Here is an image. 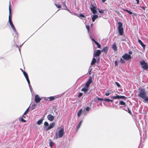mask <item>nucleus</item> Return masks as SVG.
I'll list each match as a JSON object with an SVG mask.
<instances>
[{"mask_svg":"<svg viewBox=\"0 0 148 148\" xmlns=\"http://www.w3.org/2000/svg\"><path fill=\"white\" fill-rule=\"evenodd\" d=\"M139 90V96L144 99V102H147L148 103V96H147V93L145 92V90L143 89H140V88Z\"/></svg>","mask_w":148,"mask_h":148,"instance_id":"nucleus-1","label":"nucleus"},{"mask_svg":"<svg viewBox=\"0 0 148 148\" xmlns=\"http://www.w3.org/2000/svg\"><path fill=\"white\" fill-rule=\"evenodd\" d=\"M122 57V58H121L119 62L122 64H124L125 63V60L128 61L131 59V55L127 53L124 54Z\"/></svg>","mask_w":148,"mask_h":148,"instance_id":"nucleus-2","label":"nucleus"},{"mask_svg":"<svg viewBox=\"0 0 148 148\" xmlns=\"http://www.w3.org/2000/svg\"><path fill=\"white\" fill-rule=\"evenodd\" d=\"M140 63L141 68L144 70L148 71V65L147 62L144 60H141Z\"/></svg>","mask_w":148,"mask_h":148,"instance_id":"nucleus-3","label":"nucleus"},{"mask_svg":"<svg viewBox=\"0 0 148 148\" xmlns=\"http://www.w3.org/2000/svg\"><path fill=\"white\" fill-rule=\"evenodd\" d=\"M65 134L64 128L63 127L62 128L59 130L58 132H56V135L57 138H61Z\"/></svg>","mask_w":148,"mask_h":148,"instance_id":"nucleus-4","label":"nucleus"},{"mask_svg":"<svg viewBox=\"0 0 148 148\" xmlns=\"http://www.w3.org/2000/svg\"><path fill=\"white\" fill-rule=\"evenodd\" d=\"M92 81V77H89L88 80L86 82L85 84V86L89 88L90 85Z\"/></svg>","mask_w":148,"mask_h":148,"instance_id":"nucleus-5","label":"nucleus"},{"mask_svg":"<svg viewBox=\"0 0 148 148\" xmlns=\"http://www.w3.org/2000/svg\"><path fill=\"white\" fill-rule=\"evenodd\" d=\"M101 51L99 50H97L96 51H94V56L97 57L99 56L101 53Z\"/></svg>","mask_w":148,"mask_h":148,"instance_id":"nucleus-6","label":"nucleus"},{"mask_svg":"<svg viewBox=\"0 0 148 148\" xmlns=\"http://www.w3.org/2000/svg\"><path fill=\"white\" fill-rule=\"evenodd\" d=\"M9 22L12 21V14H11V9L10 7V4L9 6Z\"/></svg>","mask_w":148,"mask_h":148,"instance_id":"nucleus-7","label":"nucleus"},{"mask_svg":"<svg viewBox=\"0 0 148 148\" xmlns=\"http://www.w3.org/2000/svg\"><path fill=\"white\" fill-rule=\"evenodd\" d=\"M41 99L40 98L39 96L38 95H36L35 96V101L36 103H38L40 102Z\"/></svg>","mask_w":148,"mask_h":148,"instance_id":"nucleus-8","label":"nucleus"},{"mask_svg":"<svg viewBox=\"0 0 148 148\" xmlns=\"http://www.w3.org/2000/svg\"><path fill=\"white\" fill-rule=\"evenodd\" d=\"M90 9L93 14H95L97 13V10L95 9V7L92 5V7L90 8Z\"/></svg>","mask_w":148,"mask_h":148,"instance_id":"nucleus-9","label":"nucleus"},{"mask_svg":"<svg viewBox=\"0 0 148 148\" xmlns=\"http://www.w3.org/2000/svg\"><path fill=\"white\" fill-rule=\"evenodd\" d=\"M48 119L50 121H53L54 119V117L51 114H49L47 116Z\"/></svg>","mask_w":148,"mask_h":148,"instance_id":"nucleus-10","label":"nucleus"},{"mask_svg":"<svg viewBox=\"0 0 148 148\" xmlns=\"http://www.w3.org/2000/svg\"><path fill=\"white\" fill-rule=\"evenodd\" d=\"M55 125V123L53 122L50 124L49 125L48 127L47 128V130H50L51 128H53Z\"/></svg>","mask_w":148,"mask_h":148,"instance_id":"nucleus-11","label":"nucleus"},{"mask_svg":"<svg viewBox=\"0 0 148 148\" xmlns=\"http://www.w3.org/2000/svg\"><path fill=\"white\" fill-rule=\"evenodd\" d=\"M88 90V88L85 87L82 88L81 90L82 91L84 92V93H86Z\"/></svg>","mask_w":148,"mask_h":148,"instance_id":"nucleus-12","label":"nucleus"},{"mask_svg":"<svg viewBox=\"0 0 148 148\" xmlns=\"http://www.w3.org/2000/svg\"><path fill=\"white\" fill-rule=\"evenodd\" d=\"M112 49L114 51L117 50V47L116 44L115 42H114L112 47Z\"/></svg>","mask_w":148,"mask_h":148,"instance_id":"nucleus-13","label":"nucleus"},{"mask_svg":"<svg viewBox=\"0 0 148 148\" xmlns=\"http://www.w3.org/2000/svg\"><path fill=\"white\" fill-rule=\"evenodd\" d=\"M9 22V23H10L11 27H12V29H13V30L14 31V32H16V29L14 27V25L12 21H10V22Z\"/></svg>","mask_w":148,"mask_h":148,"instance_id":"nucleus-14","label":"nucleus"},{"mask_svg":"<svg viewBox=\"0 0 148 148\" xmlns=\"http://www.w3.org/2000/svg\"><path fill=\"white\" fill-rule=\"evenodd\" d=\"M96 98L99 101H103L104 100L105 101H107L109 102V99H103V98H100L97 96L96 97Z\"/></svg>","mask_w":148,"mask_h":148,"instance_id":"nucleus-15","label":"nucleus"},{"mask_svg":"<svg viewBox=\"0 0 148 148\" xmlns=\"http://www.w3.org/2000/svg\"><path fill=\"white\" fill-rule=\"evenodd\" d=\"M119 32L120 35H122L123 34V27L119 28Z\"/></svg>","mask_w":148,"mask_h":148,"instance_id":"nucleus-16","label":"nucleus"},{"mask_svg":"<svg viewBox=\"0 0 148 148\" xmlns=\"http://www.w3.org/2000/svg\"><path fill=\"white\" fill-rule=\"evenodd\" d=\"M139 44L141 45L142 47H143V51L145 50V45L143 42L140 40H139Z\"/></svg>","mask_w":148,"mask_h":148,"instance_id":"nucleus-17","label":"nucleus"},{"mask_svg":"<svg viewBox=\"0 0 148 148\" xmlns=\"http://www.w3.org/2000/svg\"><path fill=\"white\" fill-rule=\"evenodd\" d=\"M108 51V47H106L103 48L102 50H101V52H103L106 53H107Z\"/></svg>","mask_w":148,"mask_h":148,"instance_id":"nucleus-18","label":"nucleus"},{"mask_svg":"<svg viewBox=\"0 0 148 148\" xmlns=\"http://www.w3.org/2000/svg\"><path fill=\"white\" fill-rule=\"evenodd\" d=\"M98 17V15L96 14L93 15L92 18V21L93 22H94L95 20Z\"/></svg>","mask_w":148,"mask_h":148,"instance_id":"nucleus-19","label":"nucleus"},{"mask_svg":"<svg viewBox=\"0 0 148 148\" xmlns=\"http://www.w3.org/2000/svg\"><path fill=\"white\" fill-rule=\"evenodd\" d=\"M82 121H81L80 122H79L78 125H77V127H76V130L77 131L79 129V128L81 125L82 124Z\"/></svg>","mask_w":148,"mask_h":148,"instance_id":"nucleus-20","label":"nucleus"},{"mask_svg":"<svg viewBox=\"0 0 148 148\" xmlns=\"http://www.w3.org/2000/svg\"><path fill=\"white\" fill-rule=\"evenodd\" d=\"M82 109H80L78 111L77 114V116H80L81 114H82Z\"/></svg>","mask_w":148,"mask_h":148,"instance_id":"nucleus-21","label":"nucleus"},{"mask_svg":"<svg viewBox=\"0 0 148 148\" xmlns=\"http://www.w3.org/2000/svg\"><path fill=\"white\" fill-rule=\"evenodd\" d=\"M111 99H119V96L117 95L116 96H113L111 97Z\"/></svg>","mask_w":148,"mask_h":148,"instance_id":"nucleus-22","label":"nucleus"},{"mask_svg":"<svg viewBox=\"0 0 148 148\" xmlns=\"http://www.w3.org/2000/svg\"><path fill=\"white\" fill-rule=\"evenodd\" d=\"M96 60L95 58H93L91 62V65H94L96 62Z\"/></svg>","mask_w":148,"mask_h":148,"instance_id":"nucleus-23","label":"nucleus"},{"mask_svg":"<svg viewBox=\"0 0 148 148\" xmlns=\"http://www.w3.org/2000/svg\"><path fill=\"white\" fill-rule=\"evenodd\" d=\"M119 104L121 105H126V103L124 101H119Z\"/></svg>","mask_w":148,"mask_h":148,"instance_id":"nucleus-24","label":"nucleus"},{"mask_svg":"<svg viewBox=\"0 0 148 148\" xmlns=\"http://www.w3.org/2000/svg\"><path fill=\"white\" fill-rule=\"evenodd\" d=\"M63 7L64 8V9L66 10L67 9V8L66 4V1H65L63 3Z\"/></svg>","mask_w":148,"mask_h":148,"instance_id":"nucleus-25","label":"nucleus"},{"mask_svg":"<svg viewBox=\"0 0 148 148\" xmlns=\"http://www.w3.org/2000/svg\"><path fill=\"white\" fill-rule=\"evenodd\" d=\"M43 120V119H41L40 120H39L37 122V123L38 125H40L42 122V121Z\"/></svg>","mask_w":148,"mask_h":148,"instance_id":"nucleus-26","label":"nucleus"},{"mask_svg":"<svg viewBox=\"0 0 148 148\" xmlns=\"http://www.w3.org/2000/svg\"><path fill=\"white\" fill-rule=\"evenodd\" d=\"M49 141H50V142L49 143L50 145L51 148H52V147L53 145H54V142L53 141H51V139L49 140Z\"/></svg>","mask_w":148,"mask_h":148,"instance_id":"nucleus-27","label":"nucleus"},{"mask_svg":"<svg viewBox=\"0 0 148 148\" xmlns=\"http://www.w3.org/2000/svg\"><path fill=\"white\" fill-rule=\"evenodd\" d=\"M23 74L26 79L28 78V75L25 71H23Z\"/></svg>","mask_w":148,"mask_h":148,"instance_id":"nucleus-28","label":"nucleus"},{"mask_svg":"<svg viewBox=\"0 0 148 148\" xmlns=\"http://www.w3.org/2000/svg\"><path fill=\"white\" fill-rule=\"evenodd\" d=\"M118 23L119 24L118 28L122 27V26L123 24L121 22H119Z\"/></svg>","mask_w":148,"mask_h":148,"instance_id":"nucleus-29","label":"nucleus"},{"mask_svg":"<svg viewBox=\"0 0 148 148\" xmlns=\"http://www.w3.org/2000/svg\"><path fill=\"white\" fill-rule=\"evenodd\" d=\"M49 101H51L54 100L55 97L54 96H51L49 97Z\"/></svg>","mask_w":148,"mask_h":148,"instance_id":"nucleus-30","label":"nucleus"},{"mask_svg":"<svg viewBox=\"0 0 148 148\" xmlns=\"http://www.w3.org/2000/svg\"><path fill=\"white\" fill-rule=\"evenodd\" d=\"M95 44L97 45V47L98 48H100V47H101V45L99 44L97 42H96Z\"/></svg>","mask_w":148,"mask_h":148,"instance_id":"nucleus-31","label":"nucleus"},{"mask_svg":"<svg viewBox=\"0 0 148 148\" xmlns=\"http://www.w3.org/2000/svg\"><path fill=\"white\" fill-rule=\"evenodd\" d=\"M23 117H24V118H25L24 116H23L21 118V121L23 122H26V121L25 120H24L23 119Z\"/></svg>","mask_w":148,"mask_h":148,"instance_id":"nucleus-32","label":"nucleus"},{"mask_svg":"<svg viewBox=\"0 0 148 148\" xmlns=\"http://www.w3.org/2000/svg\"><path fill=\"white\" fill-rule=\"evenodd\" d=\"M29 108H28L24 112V113L23 114V115H26L29 112Z\"/></svg>","mask_w":148,"mask_h":148,"instance_id":"nucleus-33","label":"nucleus"},{"mask_svg":"<svg viewBox=\"0 0 148 148\" xmlns=\"http://www.w3.org/2000/svg\"><path fill=\"white\" fill-rule=\"evenodd\" d=\"M55 5L58 8H61V5H59L58 4H57L56 3H54Z\"/></svg>","mask_w":148,"mask_h":148,"instance_id":"nucleus-34","label":"nucleus"},{"mask_svg":"<svg viewBox=\"0 0 148 148\" xmlns=\"http://www.w3.org/2000/svg\"><path fill=\"white\" fill-rule=\"evenodd\" d=\"M79 17H82L83 18H85V16H84L83 14H80L79 15V16H78Z\"/></svg>","mask_w":148,"mask_h":148,"instance_id":"nucleus-35","label":"nucleus"},{"mask_svg":"<svg viewBox=\"0 0 148 148\" xmlns=\"http://www.w3.org/2000/svg\"><path fill=\"white\" fill-rule=\"evenodd\" d=\"M115 84L116 85V86H117V87L118 88H120L121 87V86L120 84L117 82H115Z\"/></svg>","mask_w":148,"mask_h":148,"instance_id":"nucleus-36","label":"nucleus"},{"mask_svg":"<svg viewBox=\"0 0 148 148\" xmlns=\"http://www.w3.org/2000/svg\"><path fill=\"white\" fill-rule=\"evenodd\" d=\"M118 65V62L117 61H115L114 62V66H116Z\"/></svg>","mask_w":148,"mask_h":148,"instance_id":"nucleus-37","label":"nucleus"},{"mask_svg":"<svg viewBox=\"0 0 148 148\" xmlns=\"http://www.w3.org/2000/svg\"><path fill=\"white\" fill-rule=\"evenodd\" d=\"M125 11L128 12L129 14H132V12L130 11L129 10H125Z\"/></svg>","mask_w":148,"mask_h":148,"instance_id":"nucleus-38","label":"nucleus"},{"mask_svg":"<svg viewBox=\"0 0 148 148\" xmlns=\"http://www.w3.org/2000/svg\"><path fill=\"white\" fill-rule=\"evenodd\" d=\"M86 27L88 30V32H89L90 29V27L88 25H86Z\"/></svg>","mask_w":148,"mask_h":148,"instance_id":"nucleus-39","label":"nucleus"},{"mask_svg":"<svg viewBox=\"0 0 148 148\" xmlns=\"http://www.w3.org/2000/svg\"><path fill=\"white\" fill-rule=\"evenodd\" d=\"M44 125L46 126H48L49 125L47 121L45 122L44 123Z\"/></svg>","mask_w":148,"mask_h":148,"instance_id":"nucleus-40","label":"nucleus"},{"mask_svg":"<svg viewBox=\"0 0 148 148\" xmlns=\"http://www.w3.org/2000/svg\"><path fill=\"white\" fill-rule=\"evenodd\" d=\"M125 98H126V97L125 96H119V99H124Z\"/></svg>","mask_w":148,"mask_h":148,"instance_id":"nucleus-41","label":"nucleus"},{"mask_svg":"<svg viewBox=\"0 0 148 148\" xmlns=\"http://www.w3.org/2000/svg\"><path fill=\"white\" fill-rule=\"evenodd\" d=\"M82 95H83V93H82L80 92L79 93V94L78 95V97H80L82 96Z\"/></svg>","mask_w":148,"mask_h":148,"instance_id":"nucleus-42","label":"nucleus"},{"mask_svg":"<svg viewBox=\"0 0 148 148\" xmlns=\"http://www.w3.org/2000/svg\"><path fill=\"white\" fill-rule=\"evenodd\" d=\"M128 110V112L131 115L132 114V113L130 111V110L129 108H127Z\"/></svg>","mask_w":148,"mask_h":148,"instance_id":"nucleus-43","label":"nucleus"},{"mask_svg":"<svg viewBox=\"0 0 148 148\" xmlns=\"http://www.w3.org/2000/svg\"><path fill=\"white\" fill-rule=\"evenodd\" d=\"M26 79L27 82L28 84L29 85V84H30V82L29 81V78Z\"/></svg>","mask_w":148,"mask_h":148,"instance_id":"nucleus-44","label":"nucleus"},{"mask_svg":"<svg viewBox=\"0 0 148 148\" xmlns=\"http://www.w3.org/2000/svg\"><path fill=\"white\" fill-rule=\"evenodd\" d=\"M99 12L100 13H104L103 11L102 10H99Z\"/></svg>","mask_w":148,"mask_h":148,"instance_id":"nucleus-45","label":"nucleus"},{"mask_svg":"<svg viewBox=\"0 0 148 148\" xmlns=\"http://www.w3.org/2000/svg\"><path fill=\"white\" fill-rule=\"evenodd\" d=\"M90 38H91V39L92 40V41H93L95 43L96 42H97L96 41H95V39L93 38H92L91 37H90Z\"/></svg>","mask_w":148,"mask_h":148,"instance_id":"nucleus-46","label":"nucleus"},{"mask_svg":"<svg viewBox=\"0 0 148 148\" xmlns=\"http://www.w3.org/2000/svg\"><path fill=\"white\" fill-rule=\"evenodd\" d=\"M110 93H109V92H106L105 93V95L106 96H108L109 95H110Z\"/></svg>","mask_w":148,"mask_h":148,"instance_id":"nucleus-47","label":"nucleus"},{"mask_svg":"<svg viewBox=\"0 0 148 148\" xmlns=\"http://www.w3.org/2000/svg\"><path fill=\"white\" fill-rule=\"evenodd\" d=\"M90 110V108L89 107H87L86 108V111H89Z\"/></svg>","mask_w":148,"mask_h":148,"instance_id":"nucleus-48","label":"nucleus"},{"mask_svg":"<svg viewBox=\"0 0 148 148\" xmlns=\"http://www.w3.org/2000/svg\"><path fill=\"white\" fill-rule=\"evenodd\" d=\"M129 55L132 54V52L131 51H130V52H129Z\"/></svg>","mask_w":148,"mask_h":148,"instance_id":"nucleus-49","label":"nucleus"},{"mask_svg":"<svg viewBox=\"0 0 148 148\" xmlns=\"http://www.w3.org/2000/svg\"><path fill=\"white\" fill-rule=\"evenodd\" d=\"M106 1V0H102V2L103 3H104L105 1Z\"/></svg>","mask_w":148,"mask_h":148,"instance_id":"nucleus-50","label":"nucleus"},{"mask_svg":"<svg viewBox=\"0 0 148 148\" xmlns=\"http://www.w3.org/2000/svg\"><path fill=\"white\" fill-rule=\"evenodd\" d=\"M109 101H111V102H112L113 101V100H111V99H109Z\"/></svg>","mask_w":148,"mask_h":148,"instance_id":"nucleus-51","label":"nucleus"},{"mask_svg":"<svg viewBox=\"0 0 148 148\" xmlns=\"http://www.w3.org/2000/svg\"><path fill=\"white\" fill-rule=\"evenodd\" d=\"M137 1V3H139V0H136Z\"/></svg>","mask_w":148,"mask_h":148,"instance_id":"nucleus-52","label":"nucleus"},{"mask_svg":"<svg viewBox=\"0 0 148 148\" xmlns=\"http://www.w3.org/2000/svg\"><path fill=\"white\" fill-rule=\"evenodd\" d=\"M142 8L144 10H145V8L144 7H142Z\"/></svg>","mask_w":148,"mask_h":148,"instance_id":"nucleus-53","label":"nucleus"},{"mask_svg":"<svg viewBox=\"0 0 148 148\" xmlns=\"http://www.w3.org/2000/svg\"><path fill=\"white\" fill-rule=\"evenodd\" d=\"M33 105L34 106V107H35V106H36V104H34Z\"/></svg>","mask_w":148,"mask_h":148,"instance_id":"nucleus-54","label":"nucleus"},{"mask_svg":"<svg viewBox=\"0 0 148 148\" xmlns=\"http://www.w3.org/2000/svg\"><path fill=\"white\" fill-rule=\"evenodd\" d=\"M21 69V71L23 72V71H23V70L22 69Z\"/></svg>","mask_w":148,"mask_h":148,"instance_id":"nucleus-55","label":"nucleus"},{"mask_svg":"<svg viewBox=\"0 0 148 148\" xmlns=\"http://www.w3.org/2000/svg\"><path fill=\"white\" fill-rule=\"evenodd\" d=\"M138 41H139V39H138Z\"/></svg>","mask_w":148,"mask_h":148,"instance_id":"nucleus-56","label":"nucleus"}]
</instances>
